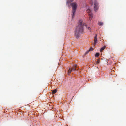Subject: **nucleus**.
Returning a JSON list of instances; mask_svg holds the SVG:
<instances>
[{
  "label": "nucleus",
  "instance_id": "f257e3e1",
  "mask_svg": "<svg viewBox=\"0 0 126 126\" xmlns=\"http://www.w3.org/2000/svg\"><path fill=\"white\" fill-rule=\"evenodd\" d=\"M81 20L79 22L78 25L76 27L75 31V36L77 38H79L80 36V34L84 32L83 26Z\"/></svg>",
  "mask_w": 126,
  "mask_h": 126
},
{
  "label": "nucleus",
  "instance_id": "f03ea898",
  "mask_svg": "<svg viewBox=\"0 0 126 126\" xmlns=\"http://www.w3.org/2000/svg\"><path fill=\"white\" fill-rule=\"evenodd\" d=\"M71 5L72 7V18H73L74 17L77 8V3L74 2L72 3Z\"/></svg>",
  "mask_w": 126,
  "mask_h": 126
},
{
  "label": "nucleus",
  "instance_id": "7ed1b4c3",
  "mask_svg": "<svg viewBox=\"0 0 126 126\" xmlns=\"http://www.w3.org/2000/svg\"><path fill=\"white\" fill-rule=\"evenodd\" d=\"M76 65H75L74 66H73L71 68H70L68 70V75H69L72 71L75 70H76Z\"/></svg>",
  "mask_w": 126,
  "mask_h": 126
},
{
  "label": "nucleus",
  "instance_id": "20e7f679",
  "mask_svg": "<svg viewBox=\"0 0 126 126\" xmlns=\"http://www.w3.org/2000/svg\"><path fill=\"white\" fill-rule=\"evenodd\" d=\"M94 10L96 11L98 9V4L97 1L96 0H94Z\"/></svg>",
  "mask_w": 126,
  "mask_h": 126
},
{
  "label": "nucleus",
  "instance_id": "39448f33",
  "mask_svg": "<svg viewBox=\"0 0 126 126\" xmlns=\"http://www.w3.org/2000/svg\"><path fill=\"white\" fill-rule=\"evenodd\" d=\"M97 35L96 34L94 37V46L97 43Z\"/></svg>",
  "mask_w": 126,
  "mask_h": 126
},
{
  "label": "nucleus",
  "instance_id": "423d86ee",
  "mask_svg": "<svg viewBox=\"0 0 126 126\" xmlns=\"http://www.w3.org/2000/svg\"><path fill=\"white\" fill-rule=\"evenodd\" d=\"M74 0H68L66 2L67 5H68V6H69L70 3L73 2Z\"/></svg>",
  "mask_w": 126,
  "mask_h": 126
},
{
  "label": "nucleus",
  "instance_id": "0eeeda50",
  "mask_svg": "<svg viewBox=\"0 0 126 126\" xmlns=\"http://www.w3.org/2000/svg\"><path fill=\"white\" fill-rule=\"evenodd\" d=\"M89 19L91 20L92 18V13H90L89 14Z\"/></svg>",
  "mask_w": 126,
  "mask_h": 126
},
{
  "label": "nucleus",
  "instance_id": "6e6552de",
  "mask_svg": "<svg viewBox=\"0 0 126 126\" xmlns=\"http://www.w3.org/2000/svg\"><path fill=\"white\" fill-rule=\"evenodd\" d=\"M106 46H104L102 47L100 49V51L101 52H102L103 51L105 48Z\"/></svg>",
  "mask_w": 126,
  "mask_h": 126
},
{
  "label": "nucleus",
  "instance_id": "1a4fd4ad",
  "mask_svg": "<svg viewBox=\"0 0 126 126\" xmlns=\"http://www.w3.org/2000/svg\"><path fill=\"white\" fill-rule=\"evenodd\" d=\"M87 13H89V14L90 13H92L91 12V10L90 9H87L86 11Z\"/></svg>",
  "mask_w": 126,
  "mask_h": 126
},
{
  "label": "nucleus",
  "instance_id": "9d476101",
  "mask_svg": "<svg viewBox=\"0 0 126 126\" xmlns=\"http://www.w3.org/2000/svg\"><path fill=\"white\" fill-rule=\"evenodd\" d=\"M57 89H55L53 90L52 91V93H53V94H54L56 93L57 91Z\"/></svg>",
  "mask_w": 126,
  "mask_h": 126
},
{
  "label": "nucleus",
  "instance_id": "9b49d317",
  "mask_svg": "<svg viewBox=\"0 0 126 126\" xmlns=\"http://www.w3.org/2000/svg\"><path fill=\"white\" fill-rule=\"evenodd\" d=\"M98 24L99 26H102L103 25V23L101 22H99Z\"/></svg>",
  "mask_w": 126,
  "mask_h": 126
},
{
  "label": "nucleus",
  "instance_id": "f8f14e48",
  "mask_svg": "<svg viewBox=\"0 0 126 126\" xmlns=\"http://www.w3.org/2000/svg\"><path fill=\"white\" fill-rule=\"evenodd\" d=\"M99 54L98 53H96L95 55V56L96 57H98L99 56Z\"/></svg>",
  "mask_w": 126,
  "mask_h": 126
},
{
  "label": "nucleus",
  "instance_id": "ddd939ff",
  "mask_svg": "<svg viewBox=\"0 0 126 126\" xmlns=\"http://www.w3.org/2000/svg\"><path fill=\"white\" fill-rule=\"evenodd\" d=\"M93 48H91L90 49H89V51H92V50H93Z\"/></svg>",
  "mask_w": 126,
  "mask_h": 126
},
{
  "label": "nucleus",
  "instance_id": "4468645a",
  "mask_svg": "<svg viewBox=\"0 0 126 126\" xmlns=\"http://www.w3.org/2000/svg\"><path fill=\"white\" fill-rule=\"evenodd\" d=\"M89 51H89V50H88V51H86L85 53V54L86 55V54H88Z\"/></svg>",
  "mask_w": 126,
  "mask_h": 126
},
{
  "label": "nucleus",
  "instance_id": "2eb2a0df",
  "mask_svg": "<svg viewBox=\"0 0 126 126\" xmlns=\"http://www.w3.org/2000/svg\"><path fill=\"white\" fill-rule=\"evenodd\" d=\"M96 63L97 64H99V60H97V62Z\"/></svg>",
  "mask_w": 126,
  "mask_h": 126
},
{
  "label": "nucleus",
  "instance_id": "dca6fc26",
  "mask_svg": "<svg viewBox=\"0 0 126 126\" xmlns=\"http://www.w3.org/2000/svg\"><path fill=\"white\" fill-rule=\"evenodd\" d=\"M88 29L89 30H91V28L90 27H88Z\"/></svg>",
  "mask_w": 126,
  "mask_h": 126
},
{
  "label": "nucleus",
  "instance_id": "f3484780",
  "mask_svg": "<svg viewBox=\"0 0 126 126\" xmlns=\"http://www.w3.org/2000/svg\"><path fill=\"white\" fill-rule=\"evenodd\" d=\"M85 26H86V27H87V25H85Z\"/></svg>",
  "mask_w": 126,
  "mask_h": 126
}]
</instances>
